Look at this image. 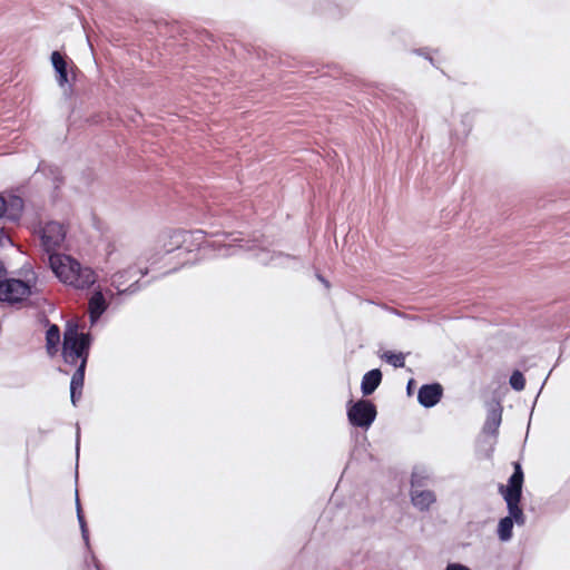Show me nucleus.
I'll return each mask as SVG.
<instances>
[{"label":"nucleus","instance_id":"f257e3e1","mask_svg":"<svg viewBox=\"0 0 570 570\" xmlns=\"http://www.w3.org/2000/svg\"><path fill=\"white\" fill-rule=\"evenodd\" d=\"M66 237L65 226L58 222H48L40 228V239L43 249L49 254V265L57 278L75 289H89L98 275L89 266H82L70 255L51 253L59 248Z\"/></svg>","mask_w":570,"mask_h":570},{"label":"nucleus","instance_id":"f03ea898","mask_svg":"<svg viewBox=\"0 0 570 570\" xmlns=\"http://www.w3.org/2000/svg\"><path fill=\"white\" fill-rule=\"evenodd\" d=\"M89 344V336L87 334L78 333L77 325L71 323L67 324L63 335L62 357L68 364H77V362L80 361L70 382V397L73 405L77 404L81 395Z\"/></svg>","mask_w":570,"mask_h":570},{"label":"nucleus","instance_id":"7ed1b4c3","mask_svg":"<svg viewBox=\"0 0 570 570\" xmlns=\"http://www.w3.org/2000/svg\"><path fill=\"white\" fill-rule=\"evenodd\" d=\"M523 472L519 463H514V472L510 476L507 485H500L499 492L507 502L509 515L501 519L498 524V537L505 542L512 538L513 523L519 525L524 523V514L519 507L522 493Z\"/></svg>","mask_w":570,"mask_h":570},{"label":"nucleus","instance_id":"20e7f679","mask_svg":"<svg viewBox=\"0 0 570 570\" xmlns=\"http://www.w3.org/2000/svg\"><path fill=\"white\" fill-rule=\"evenodd\" d=\"M29 281L7 278V269L0 262V302L9 305L21 303L31 295Z\"/></svg>","mask_w":570,"mask_h":570},{"label":"nucleus","instance_id":"39448f33","mask_svg":"<svg viewBox=\"0 0 570 570\" xmlns=\"http://www.w3.org/2000/svg\"><path fill=\"white\" fill-rule=\"evenodd\" d=\"M189 236L186 232H169L161 234L154 244H148L145 246L141 255L146 262L154 261L157 256L161 254H167L176 248H179Z\"/></svg>","mask_w":570,"mask_h":570},{"label":"nucleus","instance_id":"423d86ee","mask_svg":"<svg viewBox=\"0 0 570 570\" xmlns=\"http://www.w3.org/2000/svg\"><path fill=\"white\" fill-rule=\"evenodd\" d=\"M376 416L374 404L367 400H360L347 409V417L352 425L370 428Z\"/></svg>","mask_w":570,"mask_h":570},{"label":"nucleus","instance_id":"0eeeda50","mask_svg":"<svg viewBox=\"0 0 570 570\" xmlns=\"http://www.w3.org/2000/svg\"><path fill=\"white\" fill-rule=\"evenodd\" d=\"M442 392L440 384H426L419 390L417 400L424 407H432L441 400Z\"/></svg>","mask_w":570,"mask_h":570},{"label":"nucleus","instance_id":"6e6552de","mask_svg":"<svg viewBox=\"0 0 570 570\" xmlns=\"http://www.w3.org/2000/svg\"><path fill=\"white\" fill-rule=\"evenodd\" d=\"M89 316L91 323H96L102 313L107 309V302L100 287L92 293L88 303Z\"/></svg>","mask_w":570,"mask_h":570},{"label":"nucleus","instance_id":"1a4fd4ad","mask_svg":"<svg viewBox=\"0 0 570 570\" xmlns=\"http://www.w3.org/2000/svg\"><path fill=\"white\" fill-rule=\"evenodd\" d=\"M411 500L415 508L424 511L435 502V495L432 491L414 488L411 491Z\"/></svg>","mask_w":570,"mask_h":570},{"label":"nucleus","instance_id":"9d476101","mask_svg":"<svg viewBox=\"0 0 570 570\" xmlns=\"http://www.w3.org/2000/svg\"><path fill=\"white\" fill-rule=\"evenodd\" d=\"M227 238V236H224ZM238 240L237 238H233L230 243H227L226 239H216L213 242V246L216 247L222 256L235 255L239 252V249L245 248L247 250H252L253 246L248 243L245 245H235L234 242Z\"/></svg>","mask_w":570,"mask_h":570},{"label":"nucleus","instance_id":"9b49d317","mask_svg":"<svg viewBox=\"0 0 570 570\" xmlns=\"http://www.w3.org/2000/svg\"><path fill=\"white\" fill-rule=\"evenodd\" d=\"M382 373L380 370H371L362 379L361 390L364 395H371L380 385Z\"/></svg>","mask_w":570,"mask_h":570},{"label":"nucleus","instance_id":"f8f14e48","mask_svg":"<svg viewBox=\"0 0 570 570\" xmlns=\"http://www.w3.org/2000/svg\"><path fill=\"white\" fill-rule=\"evenodd\" d=\"M51 62L57 72V81L60 87H63L68 81L67 62L60 52L53 51L51 53Z\"/></svg>","mask_w":570,"mask_h":570},{"label":"nucleus","instance_id":"ddd939ff","mask_svg":"<svg viewBox=\"0 0 570 570\" xmlns=\"http://www.w3.org/2000/svg\"><path fill=\"white\" fill-rule=\"evenodd\" d=\"M60 343V331L57 325H52L46 333V346L48 353L52 356L58 352V345Z\"/></svg>","mask_w":570,"mask_h":570},{"label":"nucleus","instance_id":"4468645a","mask_svg":"<svg viewBox=\"0 0 570 570\" xmlns=\"http://www.w3.org/2000/svg\"><path fill=\"white\" fill-rule=\"evenodd\" d=\"M501 424V411L492 409L489 411L487 421L483 425V432L488 434H495Z\"/></svg>","mask_w":570,"mask_h":570},{"label":"nucleus","instance_id":"2eb2a0df","mask_svg":"<svg viewBox=\"0 0 570 570\" xmlns=\"http://www.w3.org/2000/svg\"><path fill=\"white\" fill-rule=\"evenodd\" d=\"M22 207H23L22 199L20 197L12 196L7 202V210H6L4 215H7V217L9 219L16 220V219H18L20 217L21 212H22Z\"/></svg>","mask_w":570,"mask_h":570},{"label":"nucleus","instance_id":"dca6fc26","mask_svg":"<svg viewBox=\"0 0 570 570\" xmlns=\"http://www.w3.org/2000/svg\"><path fill=\"white\" fill-rule=\"evenodd\" d=\"M382 358L394 367H403L405 365V355L403 353L386 351Z\"/></svg>","mask_w":570,"mask_h":570},{"label":"nucleus","instance_id":"f3484780","mask_svg":"<svg viewBox=\"0 0 570 570\" xmlns=\"http://www.w3.org/2000/svg\"><path fill=\"white\" fill-rule=\"evenodd\" d=\"M76 505H77V518H78L79 525L81 529V534H82V538H83L86 544H88L89 543V533H88L87 524H86L78 498L76 499Z\"/></svg>","mask_w":570,"mask_h":570},{"label":"nucleus","instance_id":"a211bd4d","mask_svg":"<svg viewBox=\"0 0 570 570\" xmlns=\"http://www.w3.org/2000/svg\"><path fill=\"white\" fill-rule=\"evenodd\" d=\"M126 273L127 271L117 272L111 276V285L118 291L119 294L125 292H135L134 289H131V286L127 289H121V286L125 284V281L122 278Z\"/></svg>","mask_w":570,"mask_h":570},{"label":"nucleus","instance_id":"6ab92c4d","mask_svg":"<svg viewBox=\"0 0 570 570\" xmlns=\"http://www.w3.org/2000/svg\"><path fill=\"white\" fill-rule=\"evenodd\" d=\"M511 387L515 391H522L525 386V379L520 371H514L509 381Z\"/></svg>","mask_w":570,"mask_h":570},{"label":"nucleus","instance_id":"aec40b11","mask_svg":"<svg viewBox=\"0 0 570 570\" xmlns=\"http://www.w3.org/2000/svg\"><path fill=\"white\" fill-rule=\"evenodd\" d=\"M429 479L428 473L424 470H414L412 473V489L421 488L424 484V481Z\"/></svg>","mask_w":570,"mask_h":570},{"label":"nucleus","instance_id":"412c9836","mask_svg":"<svg viewBox=\"0 0 570 570\" xmlns=\"http://www.w3.org/2000/svg\"><path fill=\"white\" fill-rule=\"evenodd\" d=\"M256 256L262 264H269L274 261V255H271V253L265 249L259 250Z\"/></svg>","mask_w":570,"mask_h":570},{"label":"nucleus","instance_id":"4be33fe9","mask_svg":"<svg viewBox=\"0 0 570 570\" xmlns=\"http://www.w3.org/2000/svg\"><path fill=\"white\" fill-rule=\"evenodd\" d=\"M10 244H12L10 237L7 234H4V232L1 229L0 230V247H4Z\"/></svg>","mask_w":570,"mask_h":570},{"label":"nucleus","instance_id":"5701e85b","mask_svg":"<svg viewBox=\"0 0 570 570\" xmlns=\"http://www.w3.org/2000/svg\"><path fill=\"white\" fill-rule=\"evenodd\" d=\"M445 570H471L469 567L461 563H449Z\"/></svg>","mask_w":570,"mask_h":570},{"label":"nucleus","instance_id":"b1692460","mask_svg":"<svg viewBox=\"0 0 570 570\" xmlns=\"http://www.w3.org/2000/svg\"><path fill=\"white\" fill-rule=\"evenodd\" d=\"M7 210V200L0 196V218L6 214Z\"/></svg>","mask_w":570,"mask_h":570},{"label":"nucleus","instance_id":"393cba45","mask_svg":"<svg viewBox=\"0 0 570 570\" xmlns=\"http://www.w3.org/2000/svg\"><path fill=\"white\" fill-rule=\"evenodd\" d=\"M317 278L326 286L328 287L327 281H325L321 275H317Z\"/></svg>","mask_w":570,"mask_h":570},{"label":"nucleus","instance_id":"a878e982","mask_svg":"<svg viewBox=\"0 0 570 570\" xmlns=\"http://www.w3.org/2000/svg\"><path fill=\"white\" fill-rule=\"evenodd\" d=\"M412 383H413V380H410L409 384H407V391L410 392L411 389H412Z\"/></svg>","mask_w":570,"mask_h":570},{"label":"nucleus","instance_id":"bb28decb","mask_svg":"<svg viewBox=\"0 0 570 570\" xmlns=\"http://www.w3.org/2000/svg\"><path fill=\"white\" fill-rule=\"evenodd\" d=\"M194 234H195L196 236H200V235L203 234V232H202V230H196ZM196 239H198V237H196Z\"/></svg>","mask_w":570,"mask_h":570}]
</instances>
